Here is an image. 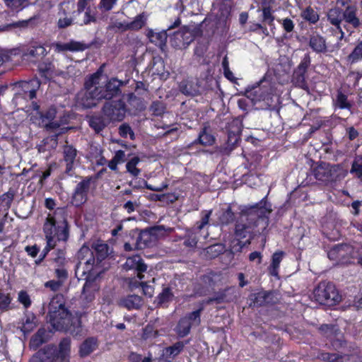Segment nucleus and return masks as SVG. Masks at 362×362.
<instances>
[{"instance_id": "nucleus-1", "label": "nucleus", "mask_w": 362, "mask_h": 362, "mask_svg": "<svg viewBox=\"0 0 362 362\" xmlns=\"http://www.w3.org/2000/svg\"><path fill=\"white\" fill-rule=\"evenodd\" d=\"M266 204L267 198L264 197L259 202L241 211L235 224V239L230 243L232 253L241 252L245 246L251 243L255 228L260 219L268 222V217L265 214H269L272 210L267 209Z\"/></svg>"}, {"instance_id": "nucleus-2", "label": "nucleus", "mask_w": 362, "mask_h": 362, "mask_svg": "<svg viewBox=\"0 0 362 362\" xmlns=\"http://www.w3.org/2000/svg\"><path fill=\"white\" fill-rule=\"evenodd\" d=\"M47 319L56 330L69 332L74 337L81 336L82 334L81 317L72 315L66 306L62 294H56L50 300Z\"/></svg>"}, {"instance_id": "nucleus-3", "label": "nucleus", "mask_w": 362, "mask_h": 362, "mask_svg": "<svg viewBox=\"0 0 362 362\" xmlns=\"http://www.w3.org/2000/svg\"><path fill=\"white\" fill-rule=\"evenodd\" d=\"M66 207H57L47 214L43 223L42 230L45 240L57 243L68 241L70 235V225L67 218Z\"/></svg>"}, {"instance_id": "nucleus-4", "label": "nucleus", "mask_w": 362, "mask_h": 362, "mask_svg": "<svg viewBox=\"0 0 362 362\" xmlns=\"http://www.w3.org/2000/svg\"><path fill=\"white\" fill-rule=\"evenodd\" d=\"M71 344L69 337H64L58 348L54 344H47L39 349L28 362H69Z\"/></svg>"}, {"instance_id": "nucleus-5", "label": "nucleus", "mask_w": 362, "mask_h": 362, "mask_svg": "<svg viewBox=\"0 0 362 362\" xmlns=\"http://www.w3.org/2000/svg\"><path fill=\"white\" fill-rule=\"evenodd\" d=\"M312 177H313L315 182L318 181L327 185L329 183L340 180L344 177V174L340 165H331L325 162H320L308 173L307 179L309 178V182L313 183L315 182Z\"/></svg>"}, {"instance_id": "nucleus-6", "label": "nucleus", "mask_w": 362, "mask_h": 362, "mask_svg": "<svg viewBox=\"0 0 362 362\" xmlns=\"http://www.w3.org/2000/svg\"><path fill=\"white\" fill-rule=\"evenodd\" d=\"M315 300L321 305L334 306L341 300L335 284L331 281H322L313 290Z\"/></svg>"}, {"instance_id": "nucleus-7", "label": "nucleus", "mask_w": 362, "mask_h": 362, "mask_svg": "<svg viewBox=\"0 0 362 362\" xmlns=\"http://www.w3.org/2000/svg\"><path fill=\"white\" fill-rule=\"evenodd\" d=\"M93 260L85 262L83 266L81 263L77 265L76 272L81 270V277L86 280L82 289V296L88 303L92 302L95 299V293L98 288L96 284V272L93 270Z\"/></svg>"}, {"instance_id": "nucleus-8", "label": "nucleus", "mask_w": 362, "mask_h": 362, "mask_svg": "<svg viewBox=\"0 0 362 362\" xmlns=\"http://www.w3.org/2000/svg\"><path fill=\"white\" fill-rule=\"evenodd\" d=\"M93 251L88 247L83 246L78 252V258L83 259L85 256L88 257L86 262L93 260V270L100 266V263L105 259L109 255V246L105 243H96L92 246Z\"/></svg>"}, {"instance_id": "nucleus-9", "label": "nucleus", "mask_w": 362, "mask_h": 362, "mask_svg": "<svg viewBox=\"0 0 362 362\" xmlns=\"http://www.w3.org/2000/svg\"><path fill=\"white\" fill-rule=\"evenodd\" d=\"M204 309V305L202 303L197 310L187 313L180 318L175 328V332L180 338L187 336L192 327L200 325L201 315Z\"/></svg>"}, {"instance_id": "nucleus-10", "label": "nucleus", "mask_w": 362, "mask_h": 362, "mask_svg": "<svg viewBox=\"0 0 362 362\" xmlns=\"http://www.w3.org/2000/svg\"><path fill=\"white\" fill-rule=\"evenodd\" d=\"M128 81H122L118 79L117 77H111L108 78L104 83L95 86L97 95L101 100H112L121 95V88L126 86Z\"/></svg>"}, {"instance_id": "nucleus-11", "label": "nucleus", "mask_w": 362, "mask_h": 362, "mask_svg": "<svg viewBox=\"0 0 362 362\" xmlns=\"http://www.w3.org/2000/svg\"><path fill=\"white\" fill-rule=\"evenodd\" d=\"M93 182V177L92 176H86L82 177V180L76 184L71 197L72 205L79 208L87 202Z\"/></svg>"}, {"instance_id": "nucleus-12", "label": "nucleus", "mask_w": 362, "mask_h": 362, "mask_svg": "<svg viewBox=\"0 0 362 362\" xmlns=\"http://www.w3.org/2000/svg\"><path fill=\"white\" fill-rule=\"evenodd\" d=\"M311 64V58L309 54H305L297 67L293 70L291 82L299 88L308 90L309 89L306 80L308 69Z\"/></svg>"}, {"instance_id": "nucleus-13", "label": "nucleus", "mask_w": 362, "mask_h": 362, "mask_svg": "<svg viewBox=\"0 0 362 362\" xmlns=\"http://www.w3.org/2000/svg\"><path fill=\"white\" fill-rule=\"evenodd\" d=\"M102 111L107 116L110 123L121 122L125 117L127 106L122 99L107 101L103 105Z\"/></svg>"}, {"instance_id": "nucleus-14", "label": "nucleus", "mask_w": 362, "mask_h": 362, "mask_svg": "<svg viewBox=\"0 0 362 362\" xmlns=\"http://www.w3.org/2000/svg\"><path fill=\"white\" fill-rule=\"evenodd\" d=\"M159 227H152L140 232L131 231V238L132 240H135L134 247L137 250H143L152 247L156 240V230Z\"/></svg>"}, {"instance_id": "nucleus-15", "label": "nucleus", "mask_w": 362, "mask_h": 362, "mask_svg": "<svg viewBox=\"0 0 362 362\" xmlns=\"http://www.w3.org/2000/svg\"><path fill=\"white\" fill-rule=\"evenodd\" d=\"M100 101L95 88L93 89V91L81 90L76 96V105L81 110L91 109L95 107Z\"/></svg>"}, {"instance_id": "nucleus-16", "label": "nucleus", "mask_w": 362, "mask_h": 362, "mask_svg": "<svg viewBox=\"0 0 362 362\" xmlns=\"http://www.w3.org/2000/svg\"><path fill=\"white\" fill-rule=\"evenodd\" d=\"M170 45L177 49H185L193 42V37L187 30V25L182 26L170 37Z\"/></svg>"}, {"instance_id": "nucleus-17", "label": "nucleus", "mask_w": 362, "mask_h": 362, "mask_svg": "<svg viewBox=\"0 0 362 362\" xmlns=\"http://www.w3.org/2000/svg\"><path fill=\"white\" fill-rule=\"evenodd\" d=\"M242 122L238 119H233L232 121L228 122L226 127L227 133V144L233 148L240 141L242 133Z\"/></svg>"}, {"instance_id": "nucleus-18", "label": "nucleus", "mask_w": 362, "mask_h": 362, "mask_svg": "<svg viewBox=\"0 0 362 362\" xmlns=\"http://www.w3.org/2000/svg\"><path fill=\"white\" fill-rule=\"evenodd\" d=\"M78 151L73 145H64L62 148V160L65 163L64 173L72 177L74 175L75 161L77 157Z\"/></svg>"}, {"instance_id": "nucleus-19", "label": "nucleus", "mask_w": 362, "mask_h": 362, "mask_svg": "<svg viewBox=\"0 0 362 362\" xmlns=\"http://www.w3.org/2000/svg\"><path fill=\"white\" fill-rule=\"evenodd\" d=\"M181 23V18L180 17H177L175 21L168 26L166 30H163L159 33H154L153 30H149L148 33L149 40L152 43L160 47L165 45L168 37L167 31L179 28Z\"/></svg>"}, {"instance_id": "nucleus-20", "label": "nucleus", "mask_w": 362, "mask_h": 362, "mask_svg": "<svg viewBox=\"0 0 362 362\" xmlns=\"http://www.w3.org/2000/svg\"><path fill=\"white\" fill-rule=\"evenodd\" d=\"M87 122L95 134H100L110 124L108 118L102 110L100 112H94L87 116Z\"/></svg>"}, {"instance_id": "nucleus-21", "label": "nucleus", "mask_w": 362, "mask_h": 362, "mask_svg": "<svg viewBox=\"0 0 362 362\" xmlns=\"http://www.w3.org/2000/svg\"><path fill=\"white\" fill-rule=\"evenodd\" d=\"M40 23V16L34 15L26 20H21L16 22H13L4 25L0 26V30L6 31L10 30L15 28L25 29V28H34Z\"/></svg>"}, {"instance_id": "nucleus-22", "label": "nucleus", "mask_w": 362, "mask_h": 362, "mask_svg": "<svg viewBox=\"0 0 362 362\" xmlns=\"http://www.w3.org/2000/svg\"><path fill=\"white\" fill-rule=\"evenodd\" d=\"M250 300L254 305L257 307H262L269 304L274 305L276 303L274 293L272 291H262L252 294Z\"/></svg>"}, {"instance_id": "nucleus-23", "label": "nucleus", "mask_w": 362, "mask_h": 362, "mask_svg": "<svg viewBox=\"0 0 362 362\" xmlns=\"http://www.w3.org/2000/svg\"><path fill=\"white\" fill-rule=\"evenodd\" d=\"M125 267L127 269H134L137 272V277L139 279L144 278L142 273L147 269V265L144 263L140 255H133L127 259Z\"/></svg>"}, {"instance_id": "nucleus-24", "label": "nucleus", "mask_w": 362, "mask_h": 362, "mask_svg": "<svg viewBox=\"0 0 362 362\" xmlns=\"http://www.w3.org/2000/svg\"><path fill=\"white\" fill-rule=\"evenodd\" d=\"M308 45L311 49L317 54H325L328 51L326 39L317 33L310 36Z\"/></svg>"}, {"instance_id": "nucleus-25", "label": "nucleus", "mask_w": 362, "mask_h": 362, "mask_svg": "<svg viewBox=\"0 0 362 362\" xmlns=\"http://www.w3.org/2000/svg\"><path fill=\"white\" fill-rule=\"evenodd\" d=\"M93 44V42H91L90 44H86L81 42L71 40L69 42H67L57 43V49L61 52H83L90 48Z\"/></svg>"}, {"instance_id": "nucleus-26", "label": "nucleus", "mask_w": 362, "mask_h": 362, "mask_svg": "<svg viewBox=\"0 0 362 362\" xmlns=\"http://www.w3.org/2000/svg\"><path fill=\"white\" fill-rule=\"evenodd\" d=\"M99 345V341L95 337L86 338L79 346L78 355L81 358H86L95 351Z\"/></svg>"}, {"instance_id": "nucleus-27", "label": "nucleus", "mask_w": 362, "mask_h": 362, "mask_svg": "<svg viewBox=\"0 0 362 362\" xmlns=\"http://www.w3.org/2000/svg\"><path fill=\"white\" fill-rule=\"evenodd\" d=\"M342 15L343 9L339 7L332 8L328 11L327 13V21L331 25L336 27V28L341 34V37H343L344 35V33L343 32L341 27V24L343 21Z\"/></svg>"}, {"instance_id": "nucleus-28", "label": "nucleus", "mask_w": 362, "mask_h": 362, "mask_svg": "<svg viewBox=\"0 0 362 362\" xmlns=\"http://www.w3.org/2000/svg\"><path fill=\"white\" fill-rule=\"evenodd\" d=\"M343 21L352 26L353 28H358L360 25V19L357 16V8L355 5H348L343 10Z\"/></svg>"}, {"instance_id": "nucleus-29", "label": "nucleus", "mask_w": 362, "mask_h": 362, "mask_svg": "<svg viewBox=\"0 0 362 362\" xmlns=\"http://www.w3.org/2000/svg\"><path fill=\"white\" fill-rule=\"evenodd\" d=\"M215 136L208 132V127H204L200 131L198 137L188 145V148L197 144H200L203 146H211L215 144Z\"/></svg>"}, {"instance_id": "nucleus-30", "label": "nucleus", "mask_w": 362, "mask_h": 362, "mask_svg": "<svg viewBox=\"0 0 362 362\" xmlns=\"http://www.w3.org/2000/svg\"><path fill=\"white\" fill-rule=\"evenodd\" d=\"M256 88H258L259 90H260V87H259V84L258 83V85L257 86H253L252 88H247L245 90V95L247 96V98H240L238 99V107L243 110V111H247L250 105V97L251 95H253L254 98H252V100H261V97H257V90H256Z\"/></svg>"}, {"instance_id": "nucleus-31", "label": "nucleus", "mask_w": 362, "mask_h": 362, "mask_svg": "<svg viewBox=\"0 0 362 362\" xmlns=\"http://www.w3.org/2000/svg\"><path fill=\"white\" fill-rule=\"evenodd\" d=\"M119 305L129 310H139L143 305V298L136 294L128 295L121 299Z\"/></svg>"}, {"instance_id": "nucleus-32", "label": "nucleus", "mask_w": 362, "mask_h": 362, "mask_svg": "<svg viewBox=\"0 0 362 362\" xmlns=\"http://www.w3.org/2000/svg\"><path fill=\"white\" fill-rule=\"evenodd\" d=\"M300 18L309 25H315L320 20V15L311 6L300 8Z\"/></svg>"}, {"instance_id": "nucleus-33", "label": "nucleus", "mask_w": 362, "mask_h": 362, "mask_svg": "<svg viewBox=\"0 0 362 362\" xmlns=\"http://www.w3.org/2000/svg\"><path fill=\"white\" fill-rule=\"evenodd\" d=\"M37 318L33 313H28L22 319L21 330L24 334H29L34 330L37 325Z\"/></svg>"}, {"instance_id": "nucleus-34", "label": "nucleus", "mask_w": 362, "mask_h": 362, "mask_svg": "<svg viewBox=\"0 0 362 362\" xmlns=\"http://www.w3.org/2000/svg\"><path fill=\"white\" fill-rule=\"evenodd\" d=\"M347 249L348 245L346 244L335 245L328 250L327 257L330 260L339 261L346 256Z\"/></svg>"}, {"instance_id": "nucleus-35", "label": "nucleus", "mask_w": 362, "mask_h": 362, "mask_svg": "<svg viewBox=\"0 0 362 362\" xmlns=\"http://www.w3.org/2000/svg\"><path fill=\"white\" fill-rule=\"evenodd\" d=\"M285 255V252L282 250H278L272 255V262L268 267V271L270 275L273 276H279L280 264L282 262Z\"/></svg>"}, {"instance_id": "nucleus-36", "label": "nucleus", "mask_w": 362, "mask_h": 362, "mask_svg": "<svg viewBox=\"0 0 362 362\" xmlns=\"http://www.w3.org/2000/svg\"><path fill=\"white\" fill-rule=\"evenodd\" d=\"M48 340V334L47 330L42 327L40 328L37 332L31 337L30 340V346L36 350L42 344L46 343Z\"/></svg>"}, {"instance_id": "nucleus-37", "label": "nucleus", "mask_w": 362, "mask_h": 362, "mask_svg": "<svg viewBox=\"0 0 362 362\" xmlns=\"http://www.w3.org/2000/svg\"><path fill=\"white\" fill-rule=\"evenodd\" d=\"M333 105L335 108L351 110L352 105L348 100V96L341 90H338L336 98L333 100Z\"/></svg>"}, {"instance_id": "nucleus-38", "label": "nucleus", "mask_w": 362, "mask_h": 362, "mask_svg": "<svg viewBox=\"0 0 362 362\" xmlns=\"http://www.w3.org/2000/svg\"><path fill=\"white\" fill-rule=\"evenodd\" d=\"M147 16L144 12L137 15L134 19L125 24V29L137 31L141 29L146 23Z\"/></svg>"}, {"instance_id": "nucleus-39", "label": "nucleus", "mask_w": 362, "mask_h": 362, "mask_svg": "<svg viewBox=\"0 0 362 362\" xmlns=\"http://www.w3.org/2000/svg\"><path fill=\"white\" fill-rule=\"evenodd\" d=\"M33 81H19L16 83V86L21 88L23 91V97L25 98H28L30 100H33L36 98V91L37 90L33 87Z\"/></svg>"}, {"instance_id": "nucleus-40", "label": "nucleus", "mask_w": 362, "mask_h": 362, "mask_svg": "<svg viewBox=\"0 0 362 362\" xmlns=\"http://www.w3.org/2000/svg\"><path fill=\"white\" fill-rule=\"evenodd\" d=\"M174 298V294L170 287H165L156 297L157 306L165 307Z\"/></svg>"}, {"instance_id": "nucleus-41", "label": "nucleus", "mask_w": 362, "mask_h": 362, "mask_svg": "<svg viewBox=\"0 0 362 362\" xmlns=\"http://www.w3.org/2000/svg\"><path fill=\"white\" fill-rule=\"evenodd\" d=\"M235 219V213L232 211L231 206H228L221 211L218 221L221 226H228L234 222Z\"/></svg>"}, {"instance_id": "nucleus-42", "label": "nucleus", "mask_w": 362, "mask_h": 362, "mask_svg": "<svg viewBox=\"0 0 362 362\" xmlns=\"http://www.w3.org/2000/svg\"><path fill=\"white\" fill-rule=\"evenodd\" d=\"M231 6L227 3L222 2L218 5L216 18L219 23H226L230 15Z\"/></svg>"}, {"instance_id": "nucleus-43", "label": "nucleus", "mask_w": 362, "mask_h": 362, "mask_svg": "<svg viewBox=\"0 0 362 362\" xmlns=\"http://www.w3.org/2000/svg\"><path fill=\"white\" fill-rule=\"evenodd\" d=\"M13 298L8 293H4L0 291V311L5 313L14 308L12 303Z\"/></svg>"}, {"instance_id": "nucleus-44", "label": "nucleus", "mask_w": 362, "mask_h": 362, "mask_svg": "<svg viewBox=\"0 0 362 362\" xmlns=\"http://www.w3.org/2000/svg\"><path fill=\"white\" fill-rule=\"evenodd\" d=\"M362 60V40L359 41L354 47L352 52L347 56L348 64H354Z\"/></svg>"}, {"instance_id": "nucleus-45", "label": "nucleus", "mask_w": 362, "mask_h": 362, "mask_svg": "<svg viewBox=\"0 0 362 362\" xmlns=\"http://www.w3.org/2000/svg\"><path fill=\"white\" fill-rule=\"evenodd\" d=\"M140 161L139 157L136 156L130 158L126 164L127 171L134 177H138L141 174V169L136 167Z\"/></svg>"}, {"instance_id": "nucleus-46", "label": "nucleus", "mask_w": 362, "mask_h": 362, "mask_svg": "<svg viewBox=\"0 0 362 362\" xmlns=\"http://www.w3.org/2000/svg\"><path fill=\"white\" fill-rule=\"evenodd\" d=\"M229 288H225L222 291H218L216 293L214 296L209 298L206 303L207 304H211L212 303H229L231 301V299L230 298H228L227 296V292L228 291Z\"/></svg>"}, {"instance_id": "nucleus-47", "label": "nucleus", "mask_w": 362, "mask_h": 362, "mask_svg": "<svg viewBox=\"0 0 362 362\" xmlns=\"http://www.w3.org/2000/svg\"><path fill=\"white\" fill-rule=\"evenodd\" d=\"M100 71L98 70L86 78L83 84V89L93 91V89L99 84Z\"/></svg>"}, {"instance_id": "nucleus-48", "label": "nucleus", "mask_w": 362, "mask_h": 362, "mask_svg": "<svg viewBox=\"0 0 362 362\" xmlns=\"http://www.w3.org/2000/svg\"><path fill=\"white\" fill-rule=\"evenodd\" d=\"M57 115V108L52 105L45 110L38 111V115L42 120V124L47 122H51L54 119Z\"/></svg>"}, {"instance_id": "nucleus-49", "label": "nucleus", "mask_w": 362, "mask_h": 362, "mask_svg": "<svg viewBox=\"0 0 362 362\" xmlns=\"http://www.w3.org/2000/svg\"><path fill=\"white\" fill-rule=\"evenodd\" d=\"M179 90L185 95H194L197 89L192 81L189 80H182L178 84Z\"/></svg>"}, {"instance_id": "nucleus-50", "label": "nucleus", "mask_w": 362, "mask_h": 362, "mask_svg": "<svg viewBox=\"0 0 362 362\" xmlns=\"http://www.w3.org/2000/svg\"><path fill=\"white\" fill-rule=\"evenodd\" d=\"M211 214L212 210H204L201 212V220L197 221L194 226V230L195 232H200L206 225L209 224Z\"/></svg>"}, {"instance_id": "nucleus-51", "label": "nucleus", "mask_w": 362, "mask_h": 362, "mask_svg": "<svg viewBox=\"0 0 362 362\" xmlns=\"http://www.w3.org/2000/svg\"><path fill=\"white\" fill-rule=\"evenodd\" d=\"M5 5L16 12L22 11L28 6V0H4Z\"/></svg>"}, {"instance_id": "nucleus-52", "label": "nucleus", "mask_w": 362, "mask_h": 362, "mask_svg": "<svg viewBox=\"0 0 362 362\" xmlns=\"http://www.w3.org/2000/svg\"><path fill=\"white\" fill-rule=\"evenodd\" d=\"M262 22L267 24L270 27L274 26V16L272 14L271 5H262Z\"/></svg>"}, {"instance_id": "nucleus-53", "label": "nucleus", "mask_w": 362, "mask_h": 362, "mask_svg": "<svg viewBox=\"0 0 362 362\" xmlns=\"http://www.w3.org/2000/svg\"><path fill=\"white\" fill-rule=\"evenodd\" d=\"M47 54L46 49L41 45H34L28 49L27 54L37 59L42 58Z\"/></svg>"}, {"instance_id": "nucleus-54", "label": "nucleus", "mask_w": 362, "mask_h": 362, "mask_svg": "<svg viewBox=\"0 0 362 362\" xmlns=\"http://www.w3.org/2000/svg\"><path fill=\"white\" fill-rule=\"evenodd\" d=\"M165 109V105L163 102L160 100L153 101L149 108L152 115L154 116H162L164 114Z\"/></svg>"}, {"instance_id": "nucleus-55", "label": "nucleus", "mask_w": 362, "mask_h": 362, "mask_svg": "<svg viewBox=\"0 0 362 362\" xmlns=\"http://www.w3.org/2000/svg\"><path fill=\"white\" fill-rule=\"evenodd\" d=\"M158 336V330L154 329L153 325L148 324L142 329L141 337L146 340L148 339L156 338Z\"/></svg>"}, {"instance_id": "nucleus-56", "label": "nucleus", "mask_w": 362, "mask_h": 362, "mask_svg": "<svg viewBox=\"0 0 362 362\" xmlns=\"http://www.w3.org/2000/svg\"><path fill=\"white\" fill-rule=\"evenodd\" d=\"M56 246H57V244H55L51 241L46 240V245L42 250L38 258L35 260V264H41L44 261V259L46 258V257L47 256L49 252L52 250H53Z\"/></svg>"}, {"instance_id": "nucleus-57", "label": "nucleus", "mask_w": 362, "mask_h": 362, "mask_svg": "<svg viewBox=\"0 0 362 362\" xmlns=\"http://www.w3.org/2000/svg\"><path fill=\"white\" fill-rule=\"evenodd\" d=\"M14 198V193L8 191L4 193L0 196V205L5 209H8L11 207V203Z\"/></svg>"}, {"instance_id": "nucleus-58", "label": "nucleus", "mask_w": 362, "mask_h": 362, "mask_svg": "<svg viewBox=\"0 0 362 362\" xmlns=\"http://www.w3.org/2000/svg\"><path fill=\"white\" fill-rule=\"evenodd\" d=\"M119 134L122 138H127L128 135L130 136L131 139H134V133L132 131L129 124L124 123L119 127Z\"/></svg>"}, {"instance_id": "nucleus-59", "label": "nucleus", "mask_w": 362, "mask_h": 362, "mask_svg": "<svg viewBox=\"0 0 362 362\" xmlns=\"http://www.w3.org/2000/svg\"><path fill=\"white\" fill-rule=\"evenodd\" d=\"M188 342L187 341L185 343L183 341H177L173 344L172 346H169L167 349V351L170 355L177 356L184 349L185 345Z\"/></svg>"}, {"instance_id": "nucleus-60", "label": "nucleus", "mask_w": 362, "mask_h": 362, "mask_svg": "<svg viewBox=\"0 0 362 362\" xmlns=\"http://www.w3.org/2000/svg\"><path fill=\"white\" fill-rule=\"evenodd\" d=\"M54 274L57 281H60L63 285L69 278L68 271L63 267L55 269Z\"/></svg>"}, {"instance_id": "nucleus-61", "label": "nucleus", "mask_w": 362, "mask_h": 362, "mask_svg": "<svg viewBox=\"0 0 362 362\" xmlns=\"http://www.w3.org/2000/svg\"><path fill=\"white\" fill-rule=\"evenodd\" d=\"M351 173H355L358 177H362V156L356 158L352 163Z\"/></svg>"}, {"instance_id": "nucleus-62", "label": "nucleus", "mask_w": 362, "mask_h": 362, "mask_svg": "<svg viewBox=\"0 0 362 362\" xmlns=\"http://www.w3.org/2000/svg\"><path fill=\"white\" fill-rule=\"evenodd\" d=\"M18 301L27 309L30 307L32 301L30 296L26 291H21L18 293Z\"/></svg>"}, {"instance_id": "nucleus-63", "label": "nucleus", "mask_w": 362, "mask_h": 362, "mask_svg": "<svg viewBox=\"0 0 362 362\" xmlns=\"http://www.w3.org/2000/svg\"><path fill=\"white\" fill-rule=\"evenodd\" d=\"M250 32H253L257 34H262L265 36L269 35V31L265 25H262L260 23H252L250 25L249 28Z\"/></svg>"}, {"instance_id": "nucleus-64", "label": "nucleus", "mask_w": 362, "mask_h": 362, "mask_svg": "<svg viewBox=\"0 0 362 362\" xmlns=\"http://www.w3.org/2000/svg\"><path fill=\"white\" fill-rule=\"evenodd\" d=\"M334 328L332 325L323 324L320 327V331L327 337L332 338L334 337Z\"/></svg>"}]
</instances>
